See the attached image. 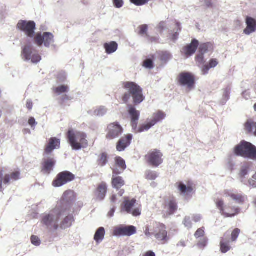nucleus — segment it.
I'll return each mask as SVG.
<instances>
[{
  "label": "nucleus",
  "mask_w": 256,
  "mask_h": 256,
  "mask_svg": "<svg viewBox=\"0 0 256 256\" xmlns=\"http://www.w3.org/2000/svg\"><path fill=\"white\" fill-rule=\"evenodd\" d=\"M224 194L226 196L231 198L234 200L239 204H242L244 202L246 198L242 194L238 192H234L230 190H226L224 192Z\"/></svg>",
  "instance_id": "nucleus-25"
},
{
  "label": "nucleus",
  "mask_w": 256,
  "mask_h": 256,
  "mask_svg": "<svg viewBox=\"0 0 256 256\" xmlns=\"http://www.w3.org/2000/svg\"><path fill=\"white\" fill-rule=\"evenodd\" d=\"M250 169V166L248 164H244L240 169L239 175L240 178H244L248 174V170Z\"/></svg>",
  "instance_id": "nucleus-42"
},
{
  "label": "nucleus",
  "mask_w": 256,
  "mask_h": 256,
  "mask_svg": "<svg viewBox=\"0 0 256 256\" xmlns=\"http://www.w3.org/2000/svg\"><path fill=\"white\" fill-rule=\"evenodd\" d=\"M54 42L53 34L48 32H45L42 34L38 33L34 37V42L38 46L44 44L45 46L48 47Z\"/></svg>",
  "instance_id": "nucleus-15"
},
{
  "label": "nucleus",
  "mask_w": 256,
  "mask_h": 256,
  "mask_svg": "<svg viewBox=\"0 0 256 256\" xmlns=\"http://www.w3.org/2000/svg\"><path fill=\"white\" fill-rule=\"evenodd\" d=\"M212 46V44L210 42L201 44L199 46V52L202 54H204L208 51L209 48Z\"/></svg>",
  "instance_id": "nucleus-41"
},
{
  "label": "nucleus",
  "mask_w": 256,
  "mask_h": 256,
  "mask_svg": "<svg viewBox=\"0 0 256 256\" xmlns=\"http://www.w3.org/2000/svg\"><path fill=\"white\" fill-rule=\"evenodd\" d=\"M74 198V192L72 190H68L66 191L64 194L62 198L64 200H66V201L72 200Z\"/></svg>",
  "instance_id": "nucleus-43"
},
{
  "label": "nucleus",
  "mask_w": 256,
  "mask_h": 256,
  "mask_svg": "<svg viewBox=\"0 0 256 256\" xmlns=\"http://www.w3.org/2000/svg\"><path fill=\"white\" fill-rule=\"evenodd\" d=\"M110 200L112 202H114L116 200V196L112 195L110 198Z\"/></svg>",
  "instance_id": "nucleus-60"
},
{
  "label": "nucleus",
  "mask_w": 256,
  "mask_h": 256,
  "mask_svg": "<svg viewBox=\"0 0 256 256\" xmlns=\"http://www.w3.org/2000/svg\"><path fill=\"white\" fill-rule=\"evenodd\" d=\"M28 124L32 126H34L37 124V122H36L35 119L32 117L28 120Z\"/></svg>",
  "instance_id": "nucleus-55"
},
{
  "label": "nucleus",
  "mask_w": 256,
  "mask_h": 256,
  "mask_svg": "<svg viewBox=\"0 0 256 256\" xmlns=\"http://www.w3.org/2000/svg\"><path fill=\"white\" fill-rule=\"evenodd\" d=\"M32 243L35 246H39L40 244V241L39 238L35 236H32L31 237Z\"/></svg>",
  "instance_id": "nucleus-48"
},
{
  "label": "nucleus",
  "mask_w": 256,
  "mask_h": 256,
  "mask_svg": "<svg viewBox=\"0 0 256 256\" xmlns=\"http://www.w3.org/2000/svg\"><path fill=\"white\" fill-rule=\"evenodd\" d=\"M66 136L70 146L74 150H80L88 146L87 135L84 132L71 129L68 132Z\"/></svg>",
  "instance_id": "nucleus-3"
},
{
  "label": "nucleus",
  "mask_w": 256,
  "mask_h": 256,
  "mask_svg": "<svg viewBox=\"0 0 256 256\" xmlns=\"http://www.w3.org/2000/svg\"><path fill=\"white\" fill-rule=\"evenodd\" d=\"M216 207L225 218H232L238 215L240 212L238 207L228 206H224V201L222 199H217L215 201Z\"/></svg>",
  "instance_id": "nucleus-8"
},
{
  "label": "nucleus",
  "mask_w": 256,
  "mask_h": 256,
  "mask_svg": "<svg viewBox=\"0 0 256 256\" xmlns=\"http://www.w3.org/2000/svg\"><path fill=\"white\" fill-rule=\"evenodd\" d=\"M144 232L148 237L154 235L158 244H166L170 240L166 226L162 223L156 222L151 224L150 226H146Z\"/></svg>",
  "instance_id": "nucleus-2"
},
{
  "label": "nucleus",
  "mask_w": 256,
  "mask_h": 256,
  "mask_svg": "<svg viewBox=\"0 0 256 256\" xmlns=\"http://www.w3.org/2000/svg\"><path fill=\"white\" fill-rule=\"evenodd\" d=\"M60 140L56 138H51L46 145L44 150V154H50L54 150L60 148Z\"/></svg>",
  "instance_id": "nucleus-21"
},
{
  "label": "nucleus",
  "mask_w": 256,
  "mask_h": 256,
  "mask_svg": "<svg viewBox=\"0 0 256 256\" xmlns=\"http://www.w3.org/2000/svg\"><path fill=\"white\" fill-rule=\"evenodd\" d=\"M122 87L127 90L122 96L124 103L128 104L132 98L134 105L136 106L144 100L143 90L137 84L132 82H126L122 83Z\"/></svg>",
  "instance_id": "nucleus-1"
},
{
  "label": "nucleus",
  "mask_w": 256,
  "mask_h": 256,
  "mask_svg": "<svg viewBox=\"0 0 256 256\" xmlns=\"http://www.w3.org/2000/svg\"><path fill=\"white\" fill-rule=\"evenodd\" d=\"M199 45V42L196 39H194L190 44L182 48V52L186 57L190 56L196 52Z\"/></svg>",
  "instance_id": "nucleus-24"
},
{
  "label": "nucleus",
  "mask_w": 256,
  "mask_h": 256,
  "mask_svg": "<svg viewBox=\"0 0 256 256\" xmlns=\"http://www.w3.org/2000/svg\"><path fill=\"white\" fill-rule=\"evenodd\" d=\"M154 126V124L150 121L147 124H143L140 126L138 128H137L136 130H134L135 132H142L144 131H147L149 129H150L152 126Z\"/></svg>",
  "instance_id": "nucleus-37"
},
{
  "label": "nucleus",
  "mask_w": 256,
  "mask_h": 256,
  "mask_svg": "<svg viewBox=\"0 0 256 256\" xmlns=\"http://www.w3.org/2000/svg\"><path fill=\"white\" fill-rule=\"evenodd\" d=\"M180 194L184 196H191V194L194 192V186L192 181H188L186 184L182 182H178L176 184Z\"/></svg>",
  "instance_id": "nucleus-16"
},
{
  "label": "nucleus",
  "mask_w": 256,
  "mask_h": 256,
  "mask_svg": "<svg viewBox=\"0 0 256 256\" xmlns=\"http://www.w3.org/2000/svg\"><path fill=\"white\" fill-rule=\"evenodd\" d=\"M64 212L62 208H56L49 214L43 216L42 222L43 224L50 228L56 230L58 228V222Z\"/></svg>",
  "instance_id": "nucleus-5"
},
{
  "label": "nucleus",
  "mask_w": 256,
  "mask_h": 256,
  "mask_svg": "<svg viewBox=\"0 0 256 256\" xmlns=\"http://www.w3.org/2000/svg\"><path fill=\"white\" fill-rule=\"evenodd\" d=\"M204 54H202L200 53V54L198 55L196 57V61L198 62L199 64H204Z\"/></svg>",
  "instance_id": "nucleus-53"
},
{
  "label": "nucleus",
  "mask_w": 256,
  "mask_h": 256,
  "mask_svg": "<svg viewBox=\"0 0 256 256\" xmlns=\"http://www.w3.org/2000/svg\"><path fill=\"white\" fill-rule=\"evenodd\" d=\"M166 114L162 111L158 110L153 114V118L151 122L155 125L156 123L163 120L166 118Z\"/></svg>",
  "instance_id": "nucleus-31"
},
{
  "label": "nucleus",
  "mask_w": 256,
  "mask_h": 256,
  "mask_svg": "<svg viewBox=\"0 0 256 256\" xmlns=\"http://www.w3.org/2000/svg\"><path fill=\"white\" fill-rule=\"evenodd\" d=\"M130 1L136 6H141L147 4L149 0H130Z\"/></svg>",
  "instance_id": "nucleus-45"
},
{
  "label": "nucleus",
  "mask_w": 256,
  "mask_h": 256,
  "mask_svg": "<svg viewBox=\"0 0 256 256\" xmlns=\"http://www.w3.org/2000/svg\"><path fill=\"white\" fill-rule=\"evenodd\" d=\"M244 130L247 134L256 136V122L252 119H248L244 124Z\"/></svg>",
  "instance_id": "nucleus-28"
},
{
  "label": "nucleus",
  "mask_w": 256,
  "mask_h": 256,
  "mask_svg": "<svg viewBox=\"0 0 256 256\" xmlns=\"http://www.w3.org/2000/svg\"><path fill=\"white\" fill-rule=\"evenodd\" d=\"M105 230L104 228L102 227H100L96 230L95 234L94 239L96 242H98L100 240H102L104 236Z\"/></svg>",
  "instance_id": "nucleus-36"
},
{
  "label": "nucleus",
  "mask_w": 256,
  "mask_h": 256,
  "mask_svg": "<svg viewBox=\"0 0 256 256\" xmlns=\"http://www.w3.org/2000/svg\"><path fill=\"white\" fill-rule=\"evenodd\" d=\"M108 192V185L106 182H102L98 184L94 191V195L96 198L100 200L104 199Z\"/></svg>",
  "instance_id": "nucleus-23"
},
{
  "label": "nucleus",
  "mask_w": 256,
  "mask_h": 256,
  "mask_svg": "<svg viewBox=\"0 0 256 256\" xmlns=\"http://www.w3.org/2000/svg\"><path fill=\"white\" fill-rule=\"evenodd\" d=\"M138 28L140 30H139L138 34L140 35L143 36V35L145 34L148 36V35L147 34V32L148 30V26L146 24L141 25L139 26Z\"/></svg>",
  "instance_id": "nucleus-44"
},
{
  "label": "nucleus",
  "mask_w": 256,
  "mask_h": 256,
  "mask_svg": "<svg viewBox=\"0 0 256 256\" xmlns=\"http://www.w3.org/2000/svg\"><path fill=\"white\" fill-rule=\"evenodd\" d=\"M192 220L196 222H198L201 220V216L200 215H194L192 216Z\"/></svg>",
  "instance_id": "nucleus-57"
},
{
  "label": "nucleus",
  "mask_w": 256,
  "mask_h": 256,
  "mask_svg": "<svg viewBox=\"0 0 256 256\" xmlns=\"http://www.w3.org/2000/svg\"><path fill=\"white\" fill-rule=\"evenodd\" d=\"M115 160L116 164L113 168H116L118 169L120 168L119 171L122 172L126 168L125 161L120 156L116 157Z\"/></svg>",
  "instance_id": "nucleus-32"
},
{
  "label": "nucleus",
  "mask_w": 256,
  "mask_h": 256,
  "mask_svg": "<svg viewBox=\"0 0 256 256\" xmlns=\"http://www.w3.org/2000/svg\"><path fill=\"white\" fill-rule=\"evenodd\" d=\"M204 5L206 8H212V2L211 0H204Z\"/></svg>",
  "instance_id": "nucleus-54"
},
{
  "label": "nucleus",
  "mask_w": 256,
  "mask_h": 256,
  "mask_svg": "<svg viewBox=\"0 0 256 256\" xmlns=\"http://www.w3.org/2000/svg\"><path fill=\"white\" fill-rule=\"evenodd\" d=\"M106 52L108 54L114 52L118 49V45L115 42H111L110 43H106L104 44Z\"/></svg>",
  "instance_id": "nucleus-30"
},
{
  "label": "nucleus",
  "mask_w": 256,
  "mask_h": 256,
  "mask_svg": "<svg viewBox=\"0 0 256 256\" xmlns=\"http://www.w3.org/2000/svg\"><path fill=\"white\" fill-rule=\"evenodd\" d=\"M136 233V228L134 226H125L116 228L114 230L115 236H130Z\"/></svg>",
  "instance_id": "nucleus-20"
},
{
  "label": "nucleus",
  "mask_w": 256,
  "mask_h": 256,
  "mask_svg": "<svg viewBox=\"0 0 256 256\" xmlns=\"http://www.w3.org/2000/svg\"><path fill=\"white\" fill-rule=\"evenodd\" d=\"M177 37H178V34H174V38H173V39H174V40H176L177 38Z\"/></svg>",
  "instance_id": "nucleus-63"
},
{
  "label": "nucleus",
  "mask_w": 256,
  "mask_h": 256,
  "mask_svg": "<svg viewBox=\"0 0 256 256\" xmlns=\"http://www.w3.org/2000/svg\"><path fill=\"white\" fill-rule=\"evenodd\" d=\"M108 156L106 152H104L101 153L98 157V159L97 160L98 164L102 167L106 166L108 162Z\"/></svg>",
  "instance_id": "nucleus-33"
},
{
  "label": "nucleus",
  "mask_w": 256,
  "mask_h": 256,
  "mask_svg": "<svg viewBox=\"0 0 256 256\" xmlns=\"http://www.w3.org/2000/svg\"><path fill=\"white\" fill-rule=\"evenodd\" d=\"M164 208L167 210V215L173 214L178 210L176 200L174 198H170L165 201Z\"/></svg>",
  "instance_id": "nucleus-27"
},
{
  "label": "nucleus",
  "mask_w": 256,
  "mask_h": 256,
  "mask_svg": "<svg viewBox=\"0 0 256 256\" xmlns=\"http://www.w3.org/2000/svg\"><path fill=\"white\" fill-rule=\"evenodd\" d=\"M254 110L256 111V103L254 104Z\"/></svg>",
  "instance_id": "nucleus-64"
},
{
  "label": "nucleus",
  "mask_w": 256,
  "mask_h": 256,
  "mask_svg": "<svg viewBox=\"0 0 256 256\" xmlns=\"http://www.w3.org/2000/svg\"><path fill=\"white\" fill-rule=\"evenodd\" d=\"M56 161L53 158H44L42 163L41 172L44 174H49L53 170Z\"/></svg>",
  "instance_id": "nucleus-19"
},
{
  "label": "nucleus",
  "mask_w": 256,
  "mask_h": 256,
  "mask_svg": "<svg viewBox=\"0 0 256 256\" xmlns=\"http://www.w3.org/2000/svg\"><path fill=\"white\" fill-rule=\"evenodd\" d=\"M246 27L244 30V34L250 35L256 31V20L254 18L247 16L246 19Z\"/></svg>",
  "instance_id": "nucleus-26"
},
{
  "label": "nucleus",
  "mask_w": 256,
  "mask_h": 256,
  "mask_svg": "<svg viewBox=\"0 0 256 256\" xmlns=\"http://www.w3.org/2000/svg\"><path fill=\"white\" fill-rule=\"evenodd\" d=\"M241 232V230L238 228H235L232 232L230 235V241L231 242H235L237 240Z\"/></svg>",
  "instance_id": "nucleus-39"
},
{
  "label": "nucleus",
  "mask_w": 256,
  "mask_h": 256,
  "mask_svg": "<svg viewBox=\"0 0 256 256\" xmlns=\"http://www.w3.org/2000/svg\"><path fill=\"white\" fill-rule=\"evenodd\" d=\"M106 138L112 140L120 137L124 132V129L118 122H112L108 125L106 130Z\"/></svg>",
  "instance_id": "nucleus-9"
},
{
  "label": "nucleus",
  "mask_w": 256,
  "mask_h": 256,
  "mask_svg": "<svg viewBox=\"0 0 256 256\" xmlns=\"http://www.w3.org/2000/svg\"><path fill=\"white\" fill-rule=\"evenodd\" d=\"M184 224L185 226L190 228L192 227V223L190 217H186L184 220Z\"/></svg>",
  "instance_id": "nucleus-51"
},
{
  "label": "nucleus",
  "mask_w": 256,
  "mask_h": 256,
  "mask_svg": "<svg viewBox=\"0 0 256 256\" xmlns=\"http://www.w3.org/2000/svg\"><path fill=\"white\" fill-rule=\"evenodd\" d=\"M26 106L28 110H31L33 106L32 102L31 100H28L26 102Z\"/></svg>",
  "instance_id": "nucleus-58"
},
{
  "label": "nucleus",
  "mask_w": 256,
  "mask_h": 256,
  "mask_svg": "<svg viewBox=\"0 0 256 256\" xmlns=\"http://www.w3.org/2000/svg\"><path fill=\"white\" fill-rule=\"evenodd\" d=\"M218 64V61L216 58L210 60L208 64H205L203 66L202 71L203 74H208L210 68L216 67Z\"/></svg>",
  "instance_id": "nucleus-29"
},
{
  "label": "nucleus",
  "mask_w": 256,
  "mask_h": 256,
  "mask_svg": "<svg viewBox=\"0 0 256 256\" xmlns=\"http://www.w3.org/2000/svg\"><path fill=\"white\" fill-rule=\"evenodd\" d=\"M22 55L25 60H31L33 63H38L41 60L40 56L30 45L25 46L23 48Z\"/></svg>",
  "instance_id": "nucleus-14"
},
{
  "label": "nucleus",
  "mask_w": 256,
  "mask_h": 256,
  "mask_svg": "<svg viewBox=\"0 0 256 256\" xmlns=\"http://www.w3.org/2000/svg\"><path fill=\"white\" fill-rule=\"evenodd\" d=\"M54 92L58 94L67 92L69 91V88L68 86L62 85L53 88Z\"/></svg>",
  "instance_id": "nucleus-38"
},
{
  "label": "nucleus",
  "mask_w": 256,
  "mask_h": 256,
  "mask_svg": "<svg viewBox=\"0 0 256 256\" xmlns=\"http://www.w3.org/2000/svg\"><path fill=\"white\" fill-rule=\"evenodd\" d=\"M136 200L135 198L130 199L129 197L126 196L120 206V210L122 212L132 214L134 216H138L141 214L140 206L132 210Z\"/></svg>",
  "instance_id": "nucleus-6"
},
{
  "label": "nucleus",
  "mask_w": 256,
  "mask_h": 256,
  "mask_svg": "<svg viewBox=\"0 0 256 256\" xmlns=\"http://www.w3.org/2000/svg\"><path fill=\"white\" fill-rule=\"evenodd\" d=\"M145 176L148 180H155L158 177V174L156 172L148 170L146 172Z\"/></svg>",
  "instance_id": "nucleus-40"
},
{
  "label": "nucleus",
  "mask_w": 256,
  "mask_h": 256,
  "mask_svg": "<svg viewBox=\"0 0 256 256\" xmlns=\"http://www.w3.org/2000/svg\"><path fill=\"white\" fill-rule=\"evenodd\" d=\"M113 4L116 8H120L124 6L123 0H113Z\"/></svg>",
  "instance_id": "nucleus-50"
},
{
  "label": "nucleus",
  "mask_w": 256,
  "mask_h": 256,
  "mask_svg": "<svg viewBox=\"0 0 256 256\" xmlns=\"http://www.w3.org/2000/svg\"><path fill=\"white\" fill-rule=\"evenodd\" d=\"M74 218L72 216L69 215L66 216L60 224V228L65 229L70 226Z\"/></svg>",
  "instance_id": "nucleus-35"
},
{
  "label": "nucleus",
  "mask_w": 256,
  "mask_h": 256,
  "mask_svg": "<svg viewBox=\"0 0 256 256\" xmlns=\"http://www.w3.org/2000/svg\"><path fill=\"white\" fill-rule=\"evenodd\" d=\"M178 84L182 86H186L189 90L194 88L195 85V78L194 74L188 72L180 73L177 78Z\"/></svg>",
  "instance_id": "nucleus-11"
},
{
  "label": "nucleus",
  "mask_w": 256,
  "mask_h": 256,
  "mask_svg": "<svg viewBox=\"0 0 256 256\" xmlns=\"http://www.w3.org/2000/svg\"><path fill=\"white\" fill-rule=\"evenodd\" d=\"M164 26V22H161L159 24V27H160V28H162V29L163 30Z\"/></svg>",
  "instance_id": "nucleus-62"
},
{
  "label": "nucleus",
  "mask_w": 256,
  "mask_h": 256,
  "mask_svg": "<svg viewBox=\"0 0 256 256\" xmlns=\"http://www.w3.org/2000/svg\"><path fill=\"white\" fill-rule=\"evenodd\" d=\"M112 186L113 188L118 190L126 184L122 177L118 176L122 173L121 171H119V169L116 168H112Z\"/></svg>",
  "instance_id": "nucleus-17"
},
{
  "label": "nucleus",
  "mask_w": 256,
  "mask_h": 256,
  "mask_svg": "<svg viewBox=\"0 0 256 256\" xmlns=\"http://www.w3.org/2000/svg\"><path fill=\"white\" fill-rule=\"evenodd\" d=\"M143 66L148 68H154L153 61L150 59H146L144 62Z\"/></svg>",
  "instance_id": "nucleus-46"
},
{
  "label": "nucleus",
  "mask_w": 256,
  "mask_h": 256,
  "mask_svg": "<svg viewBox=\"0 0 256 256\" xmlns=\"http://www.w3.org/2000/svg\"><path fill=\"white\" fill-rule=\"evenodd\" d=\"M128 112L131 118V126L132 129L136 130L138 124L140 112L137 110L136 108L132 104H128Z\"/></svg>",
  "instance_id": "nucleus-18"
},
{
  "label": "nucleus",
  "mask_w": 256,
  "mask_h": 256,
  "mask_svg": "<svg viewBox=\"0 0 256 256\" xmlns=\"http://www.w3.org/2000/svg\"><path fill=\"white\" fill-rule=\"evenodd\" d=\"M250 185L253 188H256V173L248 180Z\"/></svg>",
  "instance_id": "nucleus-52"
},
{
  "label": "nucleus",
  "mask_w": 256,
  "mask_h": 256,
  "mask_svg": "<svg viewBox=\"0 0 256 256\" xmlns=\"http://www.w3.org/2000/svg\"><path fill=\"white\" fill-rule=\"evenodd\" d=\"M142 256H156L155 253L152 251L148 250L144 252Z\"/></svg>",
  "instance_id": "nucleus-56"
},
{
  "label": "nucleus",
  "mask_w": 256,
  "mask_h": 256,
  "mask_svg": "<svg viewBox=\"0 0 256 256\" xmlns=\"http://www.w3.org/2000/svg\"><path fill=\"white\" fill-rule=\"evenodd\" d=\"M71 100L70 97L67 94L62 95L59 99V102L60 104H64L66 101Z\"/></svg>",
  "instance_id": "nucleus-49"
},
{
  "label": "nucleus",
  "mask_w": 256,
  "mask_h": 256,
  "mask_svg": "<svg viewBox=\"0 0 256 256\" xmlns=\"http://www.w3.org/2000/svg\"><path fill=\"white\" fill-rule=\"evenodd\" d=\"M16 28L23 32L28 36L32 38L34 36L36 24L34 21L20 20L18 22Z\"/></svg>",
  "instance_id": "nucleus-12"
},
{
  "label": "nucleus",
  "mask_w": 256,
  "mask_h": 256,
  "mask_svg": "<svg viewBox=\"0 0 256 256\" xmlns=\"http://www.w3.org/2000/svg\"><path fill=\"white\" fill-rule=\"evenodd\" d=\"M234 152L237 156L256 160V146L249 142H241L234 147Z\"/></svg>",
  "instance_id": "nucleus-4"
},
{
  "label": "nucleus",
  "mask_w": 256,
  "mask_h": 256,
  "mask_svg": "<svg viewBox=\"0 0 256 256\" xmlns=\"http://www.w3.org/2000/svg\"><path fill=\"white\" fill-rule=\"evenodd\" d=\"M4 174L3 169L0 170V191L3 190L2 184L7 186L10 182L18 180L20 178V172L19 171H14L9 174Z\"/></svg>",
  "instance_id": "nucleus-13"
},
{
  "label": "nucleus",
  "mask_w": 256,
  "mask_h": 256,
  "mask_svg": "<svg viewBox=\"0 0 256 256\" xmlns=\"http://www.w3.org/2000/svg\"><path fill=\"white\" fill-rule=\"evenodd\" d=\"M230 240H226L224 238L222 239L220 242V247L222 253H226L230 250Z\"/></svg>",
  "instance_id": "nucleus-34"
},
{
  "label": "nucleus",
  "mask_w": 256,
  "mask_h": 256,
  "mask_svg": "<svg viewBox=\"0 0 256 256\" xmlns=\"http://www.w3.org/2000/svg\"><path fill=\"white\" fill-rule=\"evenodd\" d=\"M204 228L202 227V228H198L194 234V236L196 238H198L203 236L204 235Z\"/></svg>",
  "instance_id": "nucleus-47"
},
{
  "label": "nucleus",
  "mask_w": 256,
  "mask_h": 256,
  "mask_svg": "<svg viewBox=\"0 0 256 256\" xmlns=\"http://www.w3.org/2000/svg\"><path fill=\"white\" fill-rule=\"evenodd\" d=\"M207 244V240L206 239H204L200 243V244L202 246H205Z\"/></svg>",
  "instance_id": "nucleus-59"
},
{
  "label": "nucleus",
  "mask_w": 256,
  "mask_h": 256,
  "mask_svg": "<svg viewBox=\"0 0 256 256\" xmlns=\"http://www.w3.org/2000/svg\"><path fill=\"white\" fill-rule=\"evenodd\" d=\"M76 178L75 175L69 171H64L58 174L52 182L54 187H60L73 181Z\"/></svg>",
  "instance_id": "nucleus-10"
},
{
  "label": "nucleus",
  "mask_w": 256,
  "mask_h": 256,
  "mask_svg": "<svg viewBox=\"0 0 256 256\" xmlns=\"http://www.w3.org/2000/svg\"><path fill=\"white\" fill-rule=\"evenodd\" d=\"M144 159L150 166L157 168L163 162V154L160 150L154 149L148 152Z\"/></svg>",
  "instance_id": "nucleus-7"
},
{
  "label": "nucleus",
  "mask_w": 256,
  "mask_h": 256,
  "mask_svg": "<svg viewBox=\"0 0 256 256\" xmlns=\"http://www.w3.org/2000/svg\"><path fill=\"white\" fill-rule=\"evenodd\" d=\"M124 193V190H120L119 192H118V194L120 196H122Z\"/></svg>",
  "instance_id": "nucleus-61"
},
{
  "label": "nucleus",
  "mask_w": 256,
  "mask_h": 256,
  "mask_svg": "<svg viewBox=\"0 0 256 256\" xmlns=\"http://www.w3.org/2000/svg\"><path fill=\"white\" fill-rule=\"evenodd\" d=\"M132 139V136L128 134L121 138L116 144V150L118 152H122L128 147L131 143Z\"/></svg>",
  "instance_id": "nucleus-22"
}]
</instances>
